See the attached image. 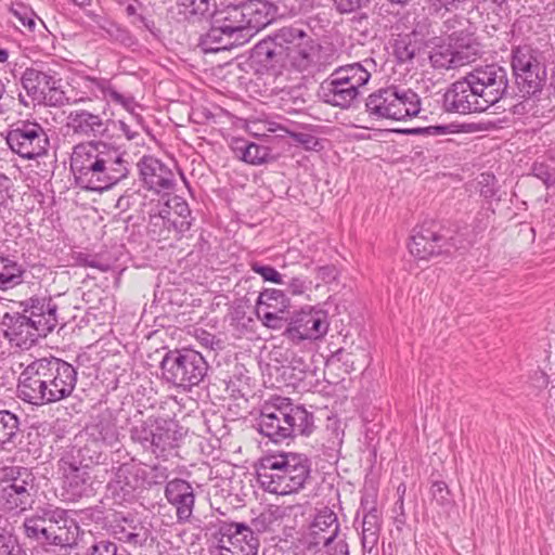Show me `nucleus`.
<instances>
[{
    "mask_svg": "<svg viewBox=\"0 0 555 555\" xmlns=\"http://www.w3.org/2000/svg\"><path fill=\"white\" fill-rule=\"evenodd\" d=\"M100 436L101 439L108 446L113 447L118 442V430L114 424L101 423L100 424Z\"/></svg>",
    "mask_w": 555,
    "mask_h": 555,
    "instance_id": "obj_62",
    "label": "nucleus"
},
{
    "mask_svg": "<svg viewBox=\"0 0 555 555\" xmlns=\"http://www.w3.org/2000/svg\"><path fill=\"white\" fill-rule=\"evenodd\" d=\"M17 499V493L10 490H2V488H0V507L3 511L12 512L20 509Z\"/></svg>",
    "mask_w": 555,
    "mask_h": 555,
    "instance_id": "obj_61",
    "label": "nucleus"
},
{
    "mask_svg": "<svg viewBox=\"0 0 555 555\" xmlns=\"http://www.w3.org/2000/svg\"><path fill=\"white\" fill-rule=\"evenodd\" d=\"M360 511L363 515L382 514L377 508V488H365L360 502Z\"/></svg>",
    "mask_w": 555,
    "mask_h": 555,
    "instance_id": "obj_56",
    "label": "nucleus"
},
{
    "mask_svg": "<svg viewBox=\"0 0 555 555\" xmlns=\"http://www.w3.org/2000/svg\"><path fill=\"white\" fill-rule=\"evenodd\" d=\"M275 521L276 517L274 513L272 511H266L256 518H253L248 528L253 532V535L258 537L260 533L272 531Z\"/></svg>",
    "mask_w": 555,
    "mask_h": 555,
    "instance_id": "obj_54",
    "label": "nucleus"
},
{
    "mask_svg": "<svg viewBox=\"0 0 555 555\" xmlns=\"http://www.w3.org/2000/svg\"><path fill=\"white\" fill-rule=\"evenodd\" d=\"M449 39L452 42L456 68L474 62L481 53L480 43L469 31H452Z\"/></svg>",
    "mask_w": 555,
    "mask_h": 555,
    "instance_id": "obj_23",
    "label": "nucleus"
},
{
    "mask_svg": "<svg viewBox=\"0 0 555 555\" xmlns=\"http://www.w3.org/2000/svg\"><path fill=\"white\" fill-rule=\"evenodd\" d=\"M256 315L266 327L271 330H282L286 322L282 313L271 312V310H256Z\"/></svg>",
    "mask_w": 555,
    "mask_h": 555,
    "instance_id": "obj_57",
    "label": "nucleus"
},
{
    "mask_svg": "<svg viewBox=\"0 0 555 555\" xmlns=\"http://www.w3.org/2000/svg\"><path fill=\"white\" fill-rule=\"evenodd\" d=\"M208 369L202 353L189 348L169 350L160 362L163 378L184 389L198 386L207 375Z\"/></svg>",
    "mask_w": 555,
    "mask_h": 555,
    "instance_id": "obj_6",
    "label": "nucleus"
},
{
    "mask_svg": "<svg viewBox=\"0 0 555 555\" xmlns=\"http://www.w3.org/2000/svg\"><path fill=\"white\" fill-rule=\"evenodd\" d=\"M278 8L267 0H246L211 11V20L243 46L269 25Z\"/></svg>",
    "mask_w": 555,
    "mask_h": 555,
    "instance_id": "obj_2",
    "label": "nucleus"
},
{
    "mask_svg": "<svg viewBox=\"0 0 555 555\" xmlns=\"http://www.w3.org/2000/svg\"><path fill=\"white\" fill-rule=\"evenodd\" d=\"M24 533L26 538L43 546L60 548L72 547L76 544L79 527L61 508H42L25 518Z\"/></svg>",
    "mask_w": 555,
    "mask_h": 555,
    "instance_id": "obj_4",
    "label": "nucleus"
},
{
    "mask_svg": "<svg viewBox=\"0 0 555 555\" xmlns=\"http://www.w3.org/2000/svg\"><path fill=\"white\" fill-rule=\"evenodd\" d=\"M175 427L176 424L170 421L151 416L134 424L130 437L156 457H167L177 448L178 433Z\"/></svg>",
    "mask_w": 555,
    "mask_h": 555,
    "instance_id": "obj_7",
    "label": "nucleus"
},
{
    "mask_svg": "<svg viewBox=\"0 0 555 555\" xmlns=\"http://www.w3.org/2000/svg\"><path fill=\"white\" fill-rule=\"evenodd\" d=\"M395 101L397 109V120H405L406 118L415 117L421 112V98L410 88H402L395 86Z\"/></svg>",
    "mask_w": 555,
    "mask_h": 555,
    "instance_id": "obj_28",
    "label": "nucleus"
},
{
    "mask_svg": "<svg viewBox=\"0 0 555 555\" xmlns=\"http://www.w3.org/2000/svg\"><path fill=\"white\" fill-rule=\"evenodd\" d=\"M438 224L431 222L415 230L409 243L410 253L423 260L440 254H451L453 250L465 249L464 240L460 236H449L448 231L438 230Z\"/></svg>",
    "mask_w": 555,
    "mask_h": 555,
    "instance_id": "obj_11",
    "label": "nucleus"
},
{
    "mask_svg": "<svg viewBox=\"0 0 555 555\" xmlns=\"http://www.w3.org/2000/svg\"><path fill=\"white\" fill-rule=\"evenodd\" d=\"M263 469H270L272 473L268 475L259 473V477L270 478L269 483H285V486H304V483L312 477L310 476V461L309 459L299 453L280 454L266 460Z\"/></svg>",
    "mask_w": 555,
    "mask_h": 555,
    "instance_id": "obj_12",
    "label": "nucleus"
},
{
    "mask_svg": "<svg viewBox=\"0 0 555 555\" xmlns=\"http://www.w3.org/2000/svg\"><path fill=\"white\" fill-rule=\"evenodd\" d=\"M336 513L327 506L317 512L310 525L301 532L300 545L309 552H318L330 546L339 533Z\"/></svg>",
    "mask_w": 555,
    "mask_h": 555,
    "instance_id": "obj_16",
    "label": "nucleus"
},
{
    "mask_svg": "<svg viewBox=\"0 0 555 555\" xmlns=\"http://www.w3.org/2000/svg\"><path fill=\"white\" fill-rule=\"evenodd\" d=\"M150 472L146 473L143 470L144 475L149 476L146 480V486H162L166 483V486H179V482H182V486H191L189 481L180 480L178 478H173L171 480L168 479V475L166 474V468L162 466H153L149 467Z\"/></svg>",
    "mask_w": 555,
    "mask_h": 555,
    "instance_id": "obj_48",
    "label": "nucleus"
},
{
    "mask_svg": "<svg viewBox=\"0 0 555 555\" xmlns=\"http://www.w3.org/2000/svg\"><path fill=\"white\" fill-rule=\"evenodd\" d=\"M165 496L176 507L178 520L188 521L193 513V492L182 491V488H165Z\"/></svg>",
    "mask_w": 555,
    "mask_h": 555,
    "instance_id": "obj_34",
    "label": "nucleus"
},
{
    "mask_svg": "<svg viewBox=\"0 0 555 555\" xmlns=\"http://www.w3.org/2000/svg\"><path fill=\"white\" fill-rule=\"evenodd\" d=\"M313 421V414L304 406L282 402L266 404L256 420V428L278 444L296 436H309L314 428Z\"/></svg>",
    "mask_w": 555,
    "mask_h": 555,
    "instance_id": "obj_3",
    "label": "nucleus"
},
{
    "mask_svg": "<svg viewBox=\"0 0 555 555\" xmlns=\"http://www.w3.org/2000/svg\"><path fill=\"white\" fill-rule=\"evenodd\" d=\"M218 555H257L259 539L245 522L218 520L212 525Z\"/></svg>",
    "mask_w": 555,
    "mask_h": 555,
    "instance_id": "obj_10",
    "label": "nucleus"
},
{
    "mask_svg": "<svg viewBox=\"0 0 555 555\" xmlns=\"http://www.w3.org/2000/svg\"><path fill=\"white\" fill-rule=\"evenodd\" d=\"M86 555H131L124 547H119L109 540L95 541L87 551Z\"/></svg>",
    "mask_w": 555,
    "mask_h": 555,
    "instance_id": "obj_53",
    "label": "nucleus"
},
{
    "mask_svg": "<svg viewBox=\"0 0 555 555\" xmlns=\"http://www.w3.org/2000/svg\"><path fill=\"white\" fill-rule=\"evenodd\" d=\"M395 86L382 88L371 93L365 102L366 112L375 119L397 120V109L395 101Z\"/></svg>",
    "mask_w": 555,
    "mask_h": 555,
    "instance_id": "obj_22",
    "label": "nucleus"
},
{
    "mask_svg": "<svg viewBox=\"0 0 555 555\" xmlns=\"http://www.w3.org/2000/svg\"><path fill=\"white\" fill-rule=\"evenodd\" d=\"M315 47L313 40L308 36L304 41L299 42L296 49H293L287 56V66L296 70L304 72L308 69L314 62Z\"/></svg>",
    "mask_w": 555,
    "mask_h": 555,
    "instance_id": "obj_38",
    "label": "nucleus"
},
{
    "mask_svg": "<svg viewBox=\"0 0 555 555\" xmlns=\"http://www.w3.org/2000/svg\"><path fill=\"white\" fill-rule=\"evenodd\" d=\"M5 140L12 152L26 159L46 155L49 147V138L38 122H16L8 131Z\"/></svg>",
    "mask_w": 555,
    "mask_h": 555,
    "instance_id": "obj_13",
    "label": "nucleus"
},
{
    "mask_svg": "<svg viewBox=\"0 0 555 555\" xmlns=\"http://www.w3.org/2000/svg\"><path fill=\"white\" fill-rule=\"evenodd\" d=\"M231 149L234 155L250 165H261L269 160L270 150L242 138L233 139Z\"/></svg>",
    "mask_w": 555,
    "mask_h": 555,
    "instance_id": "obj_27",
    "label": "nucleus"
},
{
    "mask_svg": "<svg viewBox=\"0 0 555 555\" xmlns=\"http://www.w3.org/2000/svg\"><path fill=\"white\" fill-rule=\"evenodd\" d=\"M101 140H89L80 142L73 147L70 155V170L77 185L85 190L98 191L100 183L98 171H100Z\"/></svg>",
    "mask_w": 555,
    "mask_h": 555,
    "instance_id": "obj_14",
    "label": "nucleus"
},
{
    "mask_svg": "<svg viewBox=\"0 0 555 555\" xmlns=\"http://www.w3.org/2000/svg\"><path fill=\"white\" fill-rule=\"evenodd\" d=\"M291 137L296 143L302 145L306 150H317L320 145L319 140L310 133L293 132L291 133Z\"/></svg>",
    "mask_w": 555,
    "mask_h": 555,
    "instance_id": "obj_63",
    "label": "nucleus"
},
{
    "mask_svg": "<svg viewBox=\"0 0 555 555\" xmlns=\"http://www.w3.org/2000/svg\"><path fill=\"white\" fill-rule=\"evenodd\" d=\"M20 431L18 417L8 411L0 410V450L11 451L16 447V439Z\"/></svg>",
    "mask_w": 555,
    "mask_h": 555,
    "instance_id": "obj_33",
    "label": "nucleus"
},
{
    "mask_svg": "<svg viewBox=\"0 0 555 555\" xmlns=\"http://www.w3.org/2000/svg\"><path fill=\"white\" fill-rule=\"evenodd\" d=\"M250 269L267 282L282 283V275L271 266L255 261L250 263Z\"/></svg>",
    "mask_w": 555,
    "mask_h": 555,
    "instance_id": "obj_59",
    "label": "nucleus"
},
{
    "mask_svg": "<svg viewBox=\"0 0 555 555\" xmlns=\"http://www.w3.org/2000/svg\"><path fill=\"white\" fill-rule=\"evenodd\" d=\"M102 100L106 101L107 104L113 103L115 105H120L129 113L133 114L137 103L132 95H126L117 91L114 86L111 83L106 89Z\"/></svg>",
    "mask_w": 555,
    "mask_h": 555,
    "instance_id": "obj_50",
    "label": "nucleus"
},
{
    "mask_svg": "<svg viewBox=\"0 0 555 555\" xmlns=\"http://www.w3.org/2000/svg\"><path fill=\"white\" fill-rule=\"evenodd\" d=\"M102 100L106 101L107 104L113 103L115 105H120L129 113L133 114L137 103L132 95H126L117 91L114 86L111 83L106 89Z\"/></svg>",
    "mask_w": 555,
    "mask_h": 555,
    "instance_id": "obj_49",
    "label": "nucleus"
},
{
    "mask_svg": "<svg viewBox=\"0 0 555 555\" xmlns=\"http://www.w3.org/2000/svg\"><path fill=\"white\" fill-rule=\"evenodd\" d=\"M367 354L364 349L356 347L351 350H346L344 348L338 349L333 356L332 359L341 362L347 370H359L366 364Z\"/></svg>",
    "mask_w": 555,
    "mask_h": 555,
    "instance_id": "obj_43",
    "label": "nucleus"
},
{
    "mask_svg": "<svg viewBox=\"0 0 555 555\" xmlns=\"http://www.w3.org/2000/svg\"><path fill=\"white\" fill-rule=\"evenodd\" d=\"M307 37L308 34L300 28L282 27L254 47L253 57L264 66L286 67L292 50Z\"/></svg>",
    "mask_w": 555,
    "mask_h": 555,
    "instance_id": "obj_8",
    "label": "nucleus"
},
{
    "mask_svg": "<svg viewBox=\"0 0 555 555\" xmlns=\"http://www.w3.org/2000/svg\"><path fill=\"white\" fill-rule=\"evenodd\" d=\"M23 548L17 538L7 529L0 528V555H22Z\"/></svg>",
    "mask_w": 555,
    "mask_h": 555,
    "instance_id": "obj_55",
    "label": "nucleus"
},
{
    "mask_svg": "<svg viewBox=\"0 0 555 555\" xmlns=\"http://www.w3.org/2000/svg\"><path fill=\"white\" fill-rule=\"evenodd\" d=\"M465 76L490 107L500 102L507 93V70L499 64L478 65Z\"/></svg>",
    "mask_w": 555,
    "mask_h": 555,
    "instance_id": "obj_15",
    "label": "nucleus"
},
{
    "mask_svg": "<svg viewBox=\"0 0 555 555\" xmlns=\"http://www.w3.org/2000/svg\"><path fill=\"white\" fill-rule=\"evenodd\" d=\"M443 107L448 112L459 114L480 113L487 111L490 106L475 90V87L464 76L455 81L443 95Z\"/></svg>",
    "mask_w": 555,
    "mask_h": 555,
    "instance_id": "obj_19",
    "label": "nucleus"
},
{
    "mask_svg": "<svg viewBox=\"0 0 555 555\" xmlns=\"http://www.w3.org/2000/svg\"><path fill=\"white\" fill-rule=\"evenodd\" d=\"M168 210L169 215L178 221L188 222V231L192 225L191 209L185 199L178 195H168Z\"/></svg>",
    "mask_w": 555,
    "mask_h": 555,
    "instance_id": "obj_46",
    "label": "nucleus"
},
{
    "mask_svg": "<svg viewBox=\"0 0 555 555\" xmlns=\"http://www.w3.org/2000/svg\"><path fill=\"white\" fill-rule=\"evenodd\" d=\"M77 385V371L56 357L36 359L18 376V397L33 405L41 406L68 398Z\"/></svg>",
    "mask_w": 555,
    "mask_h": 555,
    "instance_id": "obj_1",
    "label": "nucleus"
},
{
    "mask_svg": "<svg viewBox=\"0 0 555 555\" xmlns=\"http://www.w3.org/2000/svg\"><path fill=\"white\" fill-rule=\"evenodd\" d=\"M59 466L67 486H83L90 480L89 466L77 463L73 457H62Z\"/></svg>",
    "mask_w": 555,
    "mask_h": 555,
    "instance_id": "obj_35",
    "label": "nucleus"
},
{
    "mask_svg": "<svg viewBox=\"0 0 555 555\" xmlns=\"http://www.w3.org/2000/svg\"><path fill=\"white\" fill-rule=\"evenodd\" d=\"M198 47L204 53H215L240 47V44L211 20L210 28L206 34L201 36Z\"/></svg>",
    "mask_w": 555,
    "mask_h": 555,
    "instance_id": "obj_25",
    "label": "nucleus"
},
{
    "mask_svg": "<svg viewBox=\"0 0 555 555\" xmlns=\"http://www.w3.org/2000/svg\"><path fill=\"white\" fill-rule=\"evenodd\" d=\"M66 128L73 135L82 139L102 138L108 131L107 120L103 116L85 108H75L68 113Z\"/></svg>",
    "mask_w": 555,
    "mask_h": 555,
    "instance_id": "obj_21",
    "label": "nucleus"
},
{
    "mask_svg": "<svg viewBox=\"0 0 555 555\" xmlns=\"http://www.w3.org/2000/svg\"><path fill=\"white\" fill-rule=\"evenodd\" d=\"M23 313L17 314L14 330H26L30 336H47L59 324L57 305L51 297H30L21 302Z\"/></svg>",
    "mask_w": 555,
    "mask_h": 555,
    "instance_id": "obj_9",
    "label": "nucleus"
},
{
    "mask_svg": "<svg viewBox=\"0 0 555 555\" xmlns=\"http://www.w3.org/2000/svg\"><path fill=\"white\" fill-rule=\"evenodd\" d=\"M541 59V52L529 44L514 47L512 50L511 62L513 73H524L532 68L534 69V67L537 68L541 65H544Z\"/></svg>",
    "mask_w": 555,
    "mask_h": 555,
    "instance_id": "obj_29",
    "label": "nucleus"
},
{
    "mask_svg": "<svg viewBox=\"0 0 555 555\" xmlns=\"http://www.w3.org/2000/svg\"><path fill=\"white\" fill-rule=\"evenodd\" d=\"M383 525L382 514L363 515L361 525V544L364 553H377V544Z\"/></svg>",
    "mask_w": 555,
    "mask_h": 555,
    "instance_id": "obj_30",
    "label": "nucleus"
},
{
    "mask_svg": "<svg viewBox=\"0 0 555 555\" xmlns=\"http://www.w3.org/2000/svg\"><path fill=\"white\" fill-rule=\"evenodd\" d=\"M141 211L144 217H147V221L159 218L166 214L169 215L168 194L160 196L156 193L155 197L142 203Z\"/></svg>",
    "mask_w": 555,
    "mask_h": 555,
    "instance_id": "obj_45",
    "label": "nucleus"
},
{
    "mask_svg": "<svg viewBox=\"0 0 555 555\" xmlns=\"http://www.w3.org/2000/svg\"><path fill=\"white\" fill-rule=\"evenodd\" d=\"M11 12L18 18L23 26L27 27L28 29H34L36 23L33 16L35 14L27 7L22 3H15L13 4Z\"/></svg>",
    "mask_w": 555,
    "mask_h": 555,
    "instance_id": "obj_60",
    "label": "nucleus"
},
{
    "mask_svg": "<svg viewBox=\"0 0 555 555\" xmlns=\"http://www.w3.org/2000/svg\"><path fill=\"white\" fill-rule=\"evenodd\" d=\"M134 495L132 491L126 488H106L105 494L100 499V508L114 509L125 503H130Z\"/></svg>",
    "mask_w": 555,
    "mask_h": 555,
    "instance_id": "obj_44",
    "label": "nucleus"
},
{
    "mask_svg": "<svg viewBox=\"0 0 555 555\" xmlns=\"http://www.w3.org/2000/svg\"><path fill=\"white\" fill-rule=\"evenodd\" d=\"M25 269L15 260L0 256V291H9L24 281Z\"/></svg>",
    "mask_w": 555,
    "mask_h": 555,
    "instance_id": "obj_37",
    "label": "nucleus"
},
{
    "mask_svg": "<svg viewBox=\"0 0 555 555\" xmlns=\"http://www.w3.org/2000/svg\"><path fill=\"white\" fill-rule=\"evenodd\" d=\"M41 100L50 106L61 107L64 105H77L90 101V99L78 98L70 100L62 90V79L54 75V83H48Z\"/></svg>",
    "mask_w": 555,
    "mask_h": 555,
    "instance_id": "obj_39",
    "label": "nucleus"
},
{
    "mask_svg": "<svg viewBox=\"0 0 555 555\" xmlns=\"http://www.w3.org/2000/svg\"><path fill=\"white\" fill-rule=\"evenodd\" d=\"M452 42H441L431 47L428 59L435 69L456 68Z\"/></svg>",
    "mask_w": 555,
    "mask_h": 555,
    "instance_id": "obj_40",
    "label": "nucleus"
},
{
    "mask_svg": "<svg viewBox=\"0 0 555 555\" xmlns=\"http://www.w3.org/2000/svg\"><path fill=\"white\" fill-rule=\"evenodd\" d=\"M85 88L96 99H102L111 81L105 78H96L91 76L83 77Z\"/></svg>",
    "mask_w": 555,
    "mask_h": 555,
    "instance_id": "obj_58",
    "label": "nucleus"
},
{
    "mask_svg": "<svg viewBox=\"0 0 555 555\" xmlns=\"http://www.w3.org/2000/svg\"><path fill=\"white\" fill-rule=\"evenodd\" d=\"M140 180L151 191L159 194L175 188L176 179L172 170L159 159L144 155L138 163Z\"/></svg>",
    "mask_w": 555,
    "mask_h": 555,
    "instance_id": "obj_20",
    "label": "nucleus"
},
{
    "mask_svg": "<svg viewBox=\"0 0 555 555\" xmlns=\"http://www.w3.org/2000/svg\"><path fill=\"white\" fill-rule=\"evenodd\" d=\"M366 0H334L336 10L341 14L360 10Z\"/></svg>",
    "mask_w": 555,
    "mask_h": 555,
    "instance_id": "obj_64",
    "label": "nucleus"
},
{
    "mask_svg": "<svg viewBox=\"0 0 555 555\" xmlns=\"http://www.w3.org/2000/svg\"><path fill=\"white\" fill-rule=\"evenodd\" d=\"M34 475L27 467L5 466L0 469V482L9 486H28L34 482Z\"/></svg>",
    "mask_w": 555,
    "mask_h": 555,
    "instance_id": "obj_42",
    "label": "nucleus"
},
{
    "mask_svg": "<svg viewBox=\"0 0 555 555\" xmlns=\"http://www.w3.org/2000/svg\"><path fill=\"white\" fill-rule=\"evenodd\" d=\"M418 50L416 42H413L411 36H404L396 40L393 53L399 63L411 62Z\"/></svg>",
    "mask_w": 555,
    "mask_h": 555,
    "instance_id": "obj_47",
    "label": "nucleus"
},
{
    "mask_svg": "<svg viewBox=\"0 0 555 555\" xmlns=\"http://www.w3.org/2000/svg\"><path fill=\"white\" fill-rule=\"evenodd\" d=\"M186 231V221H178V219H173L167 214L147 221L149 235L152 240L158 242L170 240L172 234L177 240H180Z\"/></svg>",
    "mask_w": 555,
    "mask_h": 555,
    "instance_id": "obj_24",
    "label": "nucleus"
},
{
    "mask_svg": "<svg viewBox=\"0 0 555 555\" xmlns=\"http://www.w3.org/2000/svg\"><path fill=\"white\" fill-rule=\"evenodd\" d=\"M328 326L327 314L324 311L301 310L291 318L284 335L295 344L307 339L317 340L327 333Z\"/></svg>",
    "mask_w": 555,
    "mask_h": 555,
    "instance_id": "obj_18",
    "label": "nucleus"
},
{
    "mask_svg": "<svg viewBox=\"0 0 555 555\" xmlns=\"http://www.w3.org/2000/svg\"><path fill=\"white\" fill-rule=\"evenodd\" d=\"M124 526L117 525L114 527V534L126 543L142 546L149 538V530L145 529L140 522H135L132 517H121Z\"/></svg>",
    "mask_w": 555,
    "mask_h": 555,
    "instance_id": "obj_32",
    "label": "nucleus"
},
{
    "mask_svg": "<svg viewBox=\"0 0 555 555\" xmlns=\"http://www.w3.org/2000/svg\"><path fill=\"white\" fill-rule=\"evenodd\" d=\"M371 78V73L361 64L352 63L336 68L319 87L318 95L326 104L349 108L358 100Z\"/></svg>",
    "mask_w": 555,
    "mask_h": 555,
    "instance_id": "obj_5",
    "label": "nucleus"
},
{
    "mask_svg": "<svg viewBox=\"0 0 555 555\" xmlns=\"http://www.w3.org/2000/svg\"><path fill=\"white\" fill-rule=\"evenodd\" d=\"M100 152V171H98V183L100 184L96 192L111 189L126 179L130 172L126 152L102 140Z\"/></svg>",
    "mask_w": 555,
    "mask_h": 555,
    "instance_id": "obj_17",
    "label": "nucleus"
},
{
    "mask_svg": "<svg viewBox=\"0 0 555 555\" xmlns=\"http://www.w3.org/2000/svg\"><path fill=\"white\" fill-rule=\"evenodd\" d=\"M184 8V14L205 15L216 9V0H177Z\"/></svg>",
    "mask_w": 555,
    "mask_h": 555,
    "instance_id": "obj_52",
    "label": "nucleus"
},
{
    "mask_svg": "<svg viewBox=\"0 0 555 555\" xmlns=\"http://www.w3.org/2000/svg\"><path fill=\"white\" fill-rule=\"evenodd\" d=\"M514 76L517 88L522 96H531L541 91L546 80V69L544 65H541L528 72L514 74Z\"/></svg>",
    "mask_w": 555,
    "mask_h": 555,
    "instance_id": "obj_31",
    "label": "nucleus"
},
{
    "mask_svg": "<svg viewBox=\"0 0 555 555\" xmlns=\"http://www.w3.org/2000/svg\"><path fill=\"white\" fill-rule=\"evenodd\" d=\"M401 132L406 134H423L438 137L460 132V129L459 126L454 124H449L404 129Z\"/></svg>",
    "mask_w": 555,
    "mask_h": 555,
    "instance_id": "obj_51",
    "label": "nucleus"
},
{
    "mask_svg": "<svg viewBox=\"0 0 555 555\" xmlns=\"http://www.w3.org/2000/svg\"><path fill=\"white\" fill-rule=\"evenodd\" d=\"M289 307V298L285 295L283 291L275 288H267L262 291L259 294L256 302V310H271V312L282 314H284Z\"/></svg>",
    "mask_w": 555,
    "mask_h": 555,
    "instance_id": "obj_36",
    "label": "nucleus"
},
{
    "mask_svg": "<svg viewBox=\"0 0 555 555\" xmlns=\"http://www.w3.org/2000/svg\"><path fill=\"white\" fill-rule=\"evenodd\" d=\"M93 21L96 27L105 33L107 38L125 46L132 43V37L129 31L114 21L100 15H96Z\"/></svg>",
    "mask_w": 555,
    "mask_h": 555,
    "instance_id": "obj_41",
    "label": "nucleus"
},
{
    "mask_svg": "<svg viewBox=\"0 0 555 555\" xmlns=\"http://www.w3.org/2000/svg\"><path fill=\"white\" fill-rule=\"evenodd\" d=\"M21 83L27 95L34 101H41L48 83H54V73L52 70L42 72L35 67H28L21 77Z\"/></svg>",
    "mask_w": 555,
    "mask_h": 555,
    "instance_id": "obj_26",
    "label": "nucleus"
}]
</instances>
